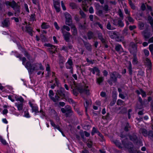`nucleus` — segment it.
I'll return each instance as SVG.
<instances>
[{"label":"nucleus","instance_id":"obj_1","mask_svg":"<svg viewBox=\"0 0 153 153\" xmlns=\"http://www.w3.org/2000/svg\"><path fill=\"white\" fill-rule=\"evenodd\" d=\"M16 56L20 60H22V64L25 65V68L27 70L30 76L34 71H37L39 69L42 70L44 69L41 63H35L32 64L30 61H27L25 63L26 59L25 57H22L20 54L16 55Z\"/></svg>","mask_w":153,"mask_h":153},{"label":"nucleus","instance_id":"obj_2","mask_svg":"<svg viewBox=\"0 0 153 153\" xmlns=\"http://www.w3.org/2000/svg\"><path fill=\"white\" fill-rule=\"evenodd\" d=\"M88 88L87 86H85V87L76 86L75 88L73 90V93L76 96L78 95L79 92L80 94L84 93L87 95H89L90 92L89 90L87 89Z\"/></svg>","mask_w":153,"mask_h":153},{"label":"nucleus","instance_id":"obj_3","mask_svg":"<svg viewBox=\"0 0 153 153\" xmlns=\"http://www.w3.org/2000/svg\"><path fill=\"white\" fill-rule=\"evenodd\" d=\"M121 76V75L117 72L113 71L111 73L110 78L108 80L107 82L111 86H112L113 83H116L117 82V79L120 78Z\"/></svg>","mask_w":153,"mask_h":153},{"label":"nucleus","instance_id":"obj_4","mask_svg":"<svg viewBox=\"0 0 153 153\" xmlns=\"http://www.w3.org/2000/svg\"><path fill=\"white\" fill-rule=\"evenodd\" d=\"M56 92L59 96L62 97V99H64L66 100H67V99L69 95L68 92L66 91L65 89L62 87H60L57 90Z\"/></svg>","mask_w":153,"mask_h":153},{"label":"nucleus","instance_id":"obj_5","mask_svg":"<svg viewBox=\"0 0 153 153\" xmlns=\"http://www.w3.org/2000/svg\"><path fill=\"white\" fill-rule=\"evenodd\" d=\"M4 4L7 7H10L13 10H20V6L14 0H12L11 2L8 1H6Z\"/></svg>","mask_w":153,"mask_h":153},{"label":"nucleus","instance_id":"obj_6","mask_svg":"<svg viewBox=\"0 0 153 153\" xmlns=\"http://www.w3.org/2000/svg\"><path fill=\"white\" fill-rule=\"evenodd\" d=\"M122 20L120 18L114 19H113L112 22L115 26H118L120 27H124V25Z\"/></svg>","mask_w":153,"mask_h":153},{"label":"nucleus","instance_id":"obj_7","mask_svg":"<svg viewBox=\"0 0 153 153\" xmlns=\"http://www.w3.org/2000/svg\"><path fill=\"white\" fill-rule=\"evenodd\" d=\"M122 142L123 145L126 148L131 149L133 147V145L132 143L129 142L127 138L122 140Z\"/></svg>","mask_w":153,"mask_h":153},{"label":"nucleus","instance_id":"obj_8","mask_svg":"<svg viewBox=\"0 0 153 153\" xmlns=\"http://www.w3.org/2000/svg\"><path fill=\"white\" fill-rule=\"evenodd\" d=\"M130 45L132 48L130 51V53L132 54H136L137 51V44L132 42L130 44Z\"/></svg>","mask_w":153,"mask_h":153},{"label":"nucleus","instance_id":"obj_9","mask_svg":"<svg viewBox=\"0 0 153 153\" xmlns=\"http://www.w3.org/2000/svg\"><path fill=\"white\" fill-rule=\"evenodd\" d=\"M138 101L137 105V108L139 109H141L143 107L144 102L143 101L142 98L140 96H138Z\"/></svg>","mask_w":153,"mask_h":153},{"label":"nucleus","instance_id":"obj_10","mask_svg":"<svg viewBox=\"0 0 153 153\" xmlns=\"http://www.w3.org/2000/svg\"><path fill=\"white\" fill-rule=\"evenodd\" d=\"M135 92L138 95V97L140 94H141L143 98H145L146 97V94L142 89L139 88V90H137Z\"/></svg>","mask_w":153,"mask_h":153},{"label":"nucleus","instance_id":"obj_11","mask_svg":"<svg viewBox=\"0 0 153 153\" xmlns=\"http://www.w3.org/2000/svg\"><path fill=\"white\" fill-rule=\"evenodd\" d=\"M82 42L85 46L86 49L89 51H92V45L89 43L88 42H86L84 40H82Z\"/></svg>","mask_w":153,"mask_h":153},{"label":"nucleus","instance_id":"obj_12","mask_svg":"<svg viewBox=\"0 0 153 153\" xmlns=\"http://www.w3.org/2000/svg\"><path fill=\"white\" fill-rule=\"evenodd\" d=\"M63 36L64 39L67 42H71L70 37L71 34L69 32H66L65 33H63Z\"/></svg>","mask_w":153,"mask_h":153},{"label":"nucleus","instance_id":"obj_13","mask_svg":"<svg viewBox=\"0 0 153 153\" xmlns=\"http://www.w3.org/2000/svg\"><path fill=\"white\" fill-rule=\"evenodd\" d=\"M72 110L71 107L70 105H65L64 108H62L61 109V111L63 114H65L67 111H68Z\"/></svg>","mask_w":153,"mask_h":153},{"label":"nucleus","instance_id":"obj_14","mask_svg":"<svg viewBox=\"0 0 153 153\" xmlns=\"http://www.w3.org/2000/svg\"><path fill=\"white\" fill-rule=\"evenodd\" d=\"M73 62L71 59H69L65 63V66L68 69H72Z\"/></svg>","mask_w":153,"mask_h":153},{"label":"nucleus","instance_id":"obj_15","mask_svg":"<svg viewBox=\"0 0 153 153\" xmlns=\"http://www.w3.org/2000/svg\"><path fill=\"white\" fill-rule=\"evenodd\" d=\"M129 138L134 143H137V137L136 134H133L129 135Z\"/></svg>","mask_w":153,"mask_h":153},{"label":"nucleus","instance_id":"obj_16","mask_svg":"<svg viewBox=\"0 0 153 153\" xmlns=\"http://www.w3.org/2000/svg\"><path fill=\"white\" fill-rule=\"evenodd\" d=\"M146 65L148 66L149 70H150L152 69V63L150 60L148 58H146L144 61Z\"/></svg>","mask_w":153,"mask_h":153},{"label":"nucleus","instance_id":"obj_17","mask_svg":"<svg viewBox=\"0 0 153 153\" xmlns=\"http://www.w3.org/2000/svg\"><path fill=\"white\" fill-rule=\"evenodd\" d=\"M54 7L55 10H61L60 7V3L59 1L57 0L53 1Z\"/></svg>","mask_w":153,"mask_h":153},{"label":"nucleus","instance_id":"obj_18","mask_svg":"<svg viewBox=\"0 0 153 153\" xmlns=\"http://www.w3.org/2000/svg\"><path fill=\"white\" fill-rule=\"evenodd\" d=\"M26 31L27 32L28 34L31 36H32L33 34L32 33L33 31L31 27L29 25H26L25 26Z\"/></svg>","mask_w":153,"mask_h":153},{"label":"nucleus","instance_id":"obj_19","mask_svg":"<svg viewBox=\"0 0 153 153\" xmlns=\"http://www.w3.org/2000/svg\"><path fill=\"white\" fill-rule=\"evenodd\" d=\"M60 96L57 94L56 92L55 96V97H51V99L54 102H56L60 100Z\"/></svg>","mask_w":153,"mask_h":153},{"label":"nucleus","instance_id":"obj_20","mask_svg":"<svg viewBox=\"0 0 153 153\" xmlns=\"http://www.w3.org/2000/svg\"><path fill=\"white\" fill-rule=\"evenodd\" d=\"M1 24L3 27H7L9 26L10 22L8 19H6L2 22Z\"/></svg>","mask_w":153,"mask_h":153},{"label":"nucleus","instance_id":"obj_21","mask_svg":"<svg viewBox=\"0 0 153 153\" xmlns=\"http://www.w3.org/2000/svg\"><path fill=\"white\" fill-rule=\"evenodd\" d=\"M143 35L146 39L145 40H146V39L149 38L151 36L150 33L146 30H145L143 31Z\"/></svg>","mask_w":153,"mask_h":153},{"label":"nucleus","instance_id":"obj_22","mask_svg":"<svg viewBox=\"0 0 153 153\" xmlns=\"http://www.w3.org/2000/svg\"><path fill=\"white\" fill-rule=\"evenodd\" d=\"M88 39L89 40L93 39L94 38V33L92 31H89L87 33Z\"/></svg>","mask_w":153,"mask_h":153},{"label":"nucleus","instance_id":"obj_23","mask_svg":"<svg viewBox=\"0 0 153 153\" xmlns=\"http://www.w3.org/2000/svg\"><path fill=\"white\" fill-rule=\"evenodd\" d=\"M98 37L102 44H105V40L103 37V36L102 33H98Z\"/></svg>","mask_w":153,"mask_h":153},{"label":"nucleus","instance_id":"obj_24","mask_svg":"<svg viewBox=\"0 0 153 153\" xmlns=\"http://www.w3.org/2000/svg\"><path fill=\"white\" fill-rule=\"evenodd\" d=\"M44 46H46L47 47H49L48 49V50L49 52V50H54V49L56 48V46H55L54 45H53L50 43H45L44 44Z\"/></svg>","mask_w":153,"mask_h":153},{"label":"nucleus","instance_id":"obj_25","mask_svg":"<svg viewBox=\"0 0 153 153\" xmlns=\"http://www.w3.org/2000/svg\"><path fill=\"white\" fill-rule=\"evenodd\" d=\"M89 70L92 72V73L94 74H95V72L99 73H100V71L99 68L96 67H94L93 68H90Z\"/></svg>","mask_w":153,"mask_h":153},{"label":"nucleus","instance_id":"obj_26","mask_svg":"<svg viewBox=\"0 0 153 153\" xmlns=\"http://www.w3.org/2000/svg\"><path fill=\"white\" fill-rule=\"evenodd\" d=\"M109 35L110 38L112 39H115L117 34L115 32H114L113 31H109Z\"/></svg>","mask_w":153,"mask_h":153},{"label":"nucleus","instance_id":"obj_27","mask_svg":"<svg viewBox=\"0 0 153 153\" xmlns=\"http://www.w3.org/2000/svg\"><path fill=\"white\" fill-rule=\"evenodd\" d=\"M131 128V126L129 123L127 122L125 126L124 130L126 132L129 131Z\"/></svg>","mask_w":153,"mask_h":153},{"label":"nucleus","instance_id":"obj_28","mask_svg":"<svg viewBox=\"0 0 153 153\" xmlns=\"http://www.w3.org/2000/svg\"><path fill=\"white\" fill-rule=\"evenodd\" d=\"M65 114V115L66 117H71L73 114V111L72 110L68 111H67Z\"/></svg>","mask_w":153,"mask_h":153},{"label":"nucleus","instance_id":"obj_29","mask_svg":"<svg viewBox=\"0 0 153 153\" xmlns=\"http://www.w3.org/2000/svg\"><path fill=\"white\" fill-rule=\"evenodd\" d=\"M117 100V96L114 95L113 96V99L110 103V105L112 106H113Z\"/></svg>","mask_w":153,"mask_h":153},{"label":"nucleus","instance_id":"obj_30","mask_svg":"<svg viewBox=\"0 0 153 153\" xmlns=\"http://www.w3.org/2000/svg\"><path fill=\"white\" fill-rule=\"evenodd\" d=\"M31 108L32 112H35V115H36L37 114L36 113H37L39 112V111L38 110V107L37 106H34Z\"/></svg>","mask_w":153,"mask_h":153},{"label":"nucleus","instance_id":"obj_31","mask_svg":"<svg viewBox=\"0 0 153 153\" xmlns=\"http://www.w3.org/2000/svg\"><path fill=\"white\" fill-rule=\"evenodd\" d=\"M15 105L17 106L18 109L19 111L22 110L23 109V103H16Z\"/></svg>","mask_w":153,"mask_h":153},{"label":"nucleus","instance_id":"obj_32","mask_svg":"<svg viewBox=\"0 0 153 153\" xmlns=\"http://www.w3.org/2000/svg\"><path fill=\"white\" fill-rule=\"evenodd\" d=\"M114 143L120 149L122 148L123 147L122 146L120 142L118 140H116L114 141Z\"/></svg>","mask_w":153,"mask_h":153},{"label":"nucleus","instance_id":"obj_33","mask_svg":"<svg viewBox=\"0 0 153 153\" xmlns=\"http://www.w3.org/2000/svg\"><path fill=\"white\" fill-rule=\"evenodd\" d=\"M115 39L116 41L117 42H122L124 40V38L123 36H119L117 35L115 38Z\"/></svg>","mask_w":153,"mask_h":153},{"label":"nucleus","instance_id":"obj_34","mask_svg":"<svg viewBox=\"0 0 153 153\" xmlns=\"http://www.w3.org/2000/svg\"><path fill=\"white\" fill-rule=\"evenodd\" d=\"M148 21L150 24L152 28H153V19L151 16H149L148 17Z\"/></svg>","mask_w":153,"mask_h":153},{"label":"nucleus","instance_id":"obj_35","mask_svg":"<svg viewBox=\"0 0 153 153\" xmlns=\"http://www.w3.org/2000/svg\"><path fill=\"white\" fill-rule=\"evenodd\" d=\"M115 50L117 52H119L121 50H123V48L120 45L118 44H117L115 47Z\"/></svg>","mask_w":153,"mask_h":153},{"label":"nucleus","instance_id":"obj_36","mask_svg":"<svg viewBox=\"0 0 153 153\" xmlns=\"http://www.w3.org/2000/svg\"><path fill=\"white\" fill-rule=\"evenodd\" d=\"M133 59L132 63L134 65H135L137 64L138 61H137V58L136 56V54H133Z\"/></svg>","mask_w":153,"mask_h":153},{"label":"nucleus","instance_id":"obj_37","mask_svg":"<svg viewBox=\"0 0 153 153\" xmlns=\"http://www.w3.org/2000/svg\"><path fill=\"white\" fill-rule=\"evenodd\" d=\"M140 131L145 137L148 136V132L146 129L145 128L141 129Z\"/></svg>","mask_w":153,"mask_h":153},{"label":"nucleus","instance_id":"obj_38","mask_svg":"<svg viewBox=\"0 0 153 153\" xmlns=\"http://www.w3.org/2000/svg\"><path fill=\"white\" fill-rule=\"evenodd\" d=\"M41 26L42 29H47L49 27V25L47 23L43 22Z\"/></svg>","mask_w":153,"mask_h":153},{"label":"nucleus","instance_id":"obj_39","mask_svg":"<svg viewBox=\"0 0 153 153\" xmlns=\"http://www.w3.org/2000/svg\"><path fill=\"white\" fill-rule=\"evenodd\" d=\"M98 135L100 137L99 139L101 142H103L105 140L104 136L100 132H98Z\"/></svg>","mask_w":153,"mask_h":153},{"label":"nucleus","instance_id":"obj_40","mask_svg":"<svg viewBox=\"0 0 153 153\" xmlns=\"http://www.w3.org/2000/svg\"><path fill=\"white\" fill-rule=\"evenodd\" d=\"M128 69L129 74L130 75H131L132 74V65L130 62V63L128 67Z\"/></svg>","mask_w":153,"mask_h":153},{"label":"nucleus","instance_id":"obj_41","mask_svg":"<svg viewBox=\"0 0 153 153\" xmlns=\"http://www.w3.org/2000/svg\"><path fill=\"white\" fill-rule=\"evenodd\" d=\"M104 80V78L103 77H99L98 78H97V82L99 84L102 82Z\"/></svg>","mask_w":153,"mask_h":153},{"label":"nucleus","instance_id":"obj_42","mask_svg":"<svg viewBox=\"0 0 153 153\" xmlns=\"http://www.w3.org/2000/svg\"><path fill=\"white\" fill-rule=\"evenodd\" d=\"M72 19H66L65 24L68 26H71L72 25Z\"/></svg>","mask_w":153,"mask_h":153},{"label":"nucleus","instance_id":"obj_43","mask_svg":"<svg viewBox=\"0 0 153 153\" xmlns=\"http://www.w3.org/2000/svg\"><path fill=\"white\" fill-rule=\"evenodd\" d=\"M116 4V2L115 1H109L108 2V4L109 6H114Z\"/></svg>","mask_w":153,"mask_h":153},{"label":"nucleus","instance_id":"obj_44","mask_svg":"<svg viewBox=\"0 0 153 153\" xmlns=\"http://www.w3.org/2000/svg\"><path fill=\"white\" fill-rule=\"evenodd\" d=\"M128 3L132 10H135V6L131 0H129Z\"/></svg>","mask_w":153,"mask_h":153},{"label":"nucleus","instance_id":"obj_45","mask_svg":"<svg viewBox=\"0 0 153 153\" xmlns=\"http://www.w3.org/2000/svg\"><path fill=\"white\" fill-rule=\"evenodd\" d=\"M98 132H100L97 130L96 128L94 127L93 128L91 132V134L92 135H93L95 133H97L98 134Z\"/></svg>","mask_w":153,"mask_h":153},{"label":"nucleus","instance_id":"obj_46","mask_svg":"<svg viewBox=\"0 0 153 153\" xmlns=\"http://www.w3.org/2000/svg\"><path fill=\"white\" fill-rule=\"evenodd\" d=\"M106 28L108 29L109 30H113L114 29L113 27L111 26L110 23L109 22H108L107 23L106 26Z\"/></svg>","mask_w":153,"mask_h":153},{"label":"nucleus","instance_id":"obj_47","mask_svg":"<svg viewBox=\"0 0 153 153\" xmlns=\"http://www.w3.org/2000/svg\"><path fill=\"white\" fill-rule=\"evenodd\" d=\"M68 102L71 103L74 105H73V106H74V107H75V106L76 105V102H75L74 100L71 98H68Z\"/></svg>","mask_w":153,"mask_h":153},{"label":"nucleus","instance_id":"obj_48","mask_svg":"<svg viewBox=\"0 0 153 153\" xmlns=\"http://www.w3.org/2000/svg\"><path fill=\"white\" fill-rule=\"evenodd\" d=\"M0 141L4 145H6L7 144V142L5 140L3 139L2 137L0 136Z\"/></svg>","mask_w":153,"mask_h":153},{"label":"nucleus","instance_id":"obj_49","mask_svg":"<svg viewBox=\"0 0 153 153\" xmlns=\"http://www.w3.org/2000/svg\"><path fill=\"white\" fill-rule=\"evenodd\" d=\"M124 102L122 100L120 99H118L117 102V104L118 105H123Z\"/></svg>","mask_w":153,"mask_h":153},{"label":"nucleus","instance_id":"obj_50","mask_svg":"<svg viewBox=\"0 0 153 153\" xmlns=\"http://www.w3.org/2000/svg\"><path fill=\"white\" fill-rule=\"evenodd\" d=\"M148 136L150 138L153 137V132L152 131H150L148 133Z\"/></svg>","mask_w":153,"mask_h":153},{"label":"nucleus","instance_id":"obj_51","mask_svg":"<svg viewBox=\"0 0 153 153\" xmlns=\"http://www.w3.org/2000/svg\"><path fill=\"white\" fill-rule=\"evenodd\" d=\"M65 16L66 19H72L71 15L69 13H65Z\"/></svg>","mask_w":153,"mask_h":153},{"label":"nucleus","instance_id":"obj_52","mask_svg":"<svg viewBox=\"0 0 153 153\" xmlns=\"http://www.w3.org/2000/svg\"><path fill=\"white\" fill-rule=\"evenodd\" d=\"M146 3H142L141 6V10H147L146 9Z\"/></svg>","mask_w":153,"mask_h":153},{"label":"nucleus","instance_id":"obj_53","mask_svg":"<svg viewBox=\"0 0 153 153\" xmlns=\"http://www.w3.org/2000/svg\"><path fill=\"white\" fill-rule=\"evenodd\" d=\"M149 48L152 55L153 54V44L149 45Z\"/></svg>","mask_w":153,"mask_h":153},{"label":"nucleus","instance_id":"obj_54","mask_svg":"<svg viewBox=\"0 0 153 153\" xmlns=\"http://www.w3.org/2000/svg\"><path fill=\"white\" fill-rule=\"evenodd\" d=\"M144 71L142 70H140L138 71V75H140L141 76H143L144 74Z\"/></svg>","mask_w":153,"mask_h":153},{"label":"nucleus","instance_id":"obj_55","mask_svg":"<svg viewBox=\"0 0 153 153\" xmlns=\"http://www.w3.org/2000/svg\"><path fill=\"white\" fill-rule=\"evenodd\" d=\"M95 24L97 25H98L101 30H103V29L102 25L101 24L100 22H97Z\"/></svg>","mask_w":153,"mask_h":153},{"label":"nucleus","instance_id":"obj_56","mask_svg":"<svg viewBox=\"0 0 153 153\" xmlns=\"http://www.w3.org/2000/svg\"><path fill=\"white\" fill-rule=\"evenodd\" d=\"M79 13L82 18H84L85 17L86 15L82 10H80Z\"/></svg>","mask_w":153,"mask_h":153},{"label":"nucleus","instance_id":"obj_57","mask_svg":"<svg viewBox=\"0 0 153 153\" xmlns=\"http://www.w3.org/2000/svg\"><path fill=\"white\" fill-rule=\"evenodd\" d=\"M128 29L127 28H125L123 30L122 32L123 34L124 35H126L127 34Z\"/></svg>","mask_w":153,"mask_h":153},{"label":"nucleus","instance_id":"obj_58","mask_svg":"<svg viewBox=\"0 0 153 153\" xmlns=\"http://www.w3.org/2000/svg\"><path fill=\"white\" fill-rule=\"evenodd\" d=\"M70 6L71 7V8L72 9L75 8L76 7V4L74 3H70Z\"/></svg>","mask_w":153,"mask_h":153},{"label":"nucleus","instance_id":"obj_59","mask_svg":"<svg viewBox=\"0 0 153 153\" xmlns=\"http://www.w3.org/2000/svg\"><path fill=\"white\" fill-rule=\"evenodd\" d=\"M92 0H84L82 1L83 4L84 5H87V3L89 1H91Z\"/></svg>","mask_w":153,"mask_h":153},{"label":"nucleus","instance_id":"obj_60","mask_svg":"<svg viewBox=\"0 0 153 153\" xmlns=\"http://www.w3.org/2000/svg\"><path fill=\"white\" fill-rule=\"evenodd\" d=\"M36 17V15L34 13L33 14L31 15L30 16V18L31 20L33 21L35 20Z\"/></svg>","mask_w":153,"mask_h":153},{"label":"nucleus","instance_id":"obj_61","mask_svg":"<svg viewBox=\"0 0 153 153\" xmlns=\"http://www.w3.org/2000/svg\"><path fill=\"white\" fill-rule=\"evenodd\" d=\"M144 52L146 56H149V52L148 50L147 49H144Z\"/></svg>","mask_w":153,"mask_h":153},{"label":"nucleus","instance_id":"obj_62","mask_svg":"<svg viewBox=\"0 0 153 153\" xmlns=\"http://www.w3.org/2000/svg\"><path fill=\"white\" fill-rule=\"evenodd\" d=\"M54 95V93L53 92V91L52 90H50L49 91V96L51 97H52V96H53Z\"/></svg>","mask_w":153,"mask_h":153},{"label":"nucleus","instance_id":"obj_63","mask_svg":"<svg viewBox=\"0 0 153 153\" xmlns=\"http://www.w3.org/2000/svg\"><path fill=\"white\" fill-rule=\"evenodd\" d=\"M16 100L17 101H20L21 102V103H23L24 100L22 97H21L17 99H16Z\"/></svg>","mask_w":153,"mask_h":153},{"label":"nucleus","instance_id":"obj_64","mask_svg":"<svg viewBox=\"0 0 153 153\" xmlns=\"http://www.w3.org/2000/svg\"><path fill=\"white\" fill-rule=\"evenodd\" d=\"M62 50H64L66 52H68V47L65 46H63L62 48Z\"/></svg>","mask_w":153,"mask_h":153}]
</instances>
